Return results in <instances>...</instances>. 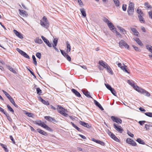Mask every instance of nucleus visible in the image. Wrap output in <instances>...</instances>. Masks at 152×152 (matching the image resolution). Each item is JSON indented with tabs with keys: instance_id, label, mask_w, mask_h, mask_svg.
I'll return each mask as SVG.
<instances>
[{
	"instance_id": "1",
	"label": "nucleus",
	"mask_w": 152,
	"mask_h": 152,
	"mask_svg": "<svg viewBox=\"0 0 152 152\" xmlns=\"http://www.w3.org/2000/svg\"><path fill=\"white\" fill-rule=\"evenodd\" d=\"M40 24L43 27L48 28L49 27V23L45 16H44L40 20Z\"/></svg>"
},
{
	"instance_id": "2",
	"label": "nucleus",
	"mask_w": 152,
	"mask_h": 152,
	"mask_svg": "<svg viewBox=\"0 0 152 152\" xmlns=\"http://www.w3.org/2000/svg\"><path fill=\"white\" fill-rule=\"evenodd\" d=\"M134 11V4L130 2L127 10V12L129 15H132L133 14Z\"/></svg>"
},
{
	"instance_id": "3",
	"label": "nucleus",
	"mask_w": 152,
	"mask_h": 152,
	"mask_svg": "<svg viewBox=\"0 0 152 152\" xmlns=\"http://www.w3.org/2000/svg\"><path fill=\"white\" fill-rule=\"evenodd\" d=\"M135 88L136 89V91L138 92L143 94L146 96H149L150 95V94L148 92L144 89L137 86L135 87Z\"/></svg>"
},
{
	"instance_id": "4",
	"label": "nucleus",
	"mask_w": 152,
	"mask_h": 152,
	"mask_svg": "<svg viewBox=\"0 0 152 152\" xmlns=\"http://www.w3.org/2000/svg\"><path fill=\"white\" fill-rule=\"evenodd\" d=\"M5 94V96L8 98V99L10 100V102L16 107H18V106L14 102L13 99L12 98V97L10 96L9 94L6 91L4 90L2 91Z\"/></svg>"
},
{
	"instance_id": "5",
	"label": "nucleus",
	"mask_w": 152,
	"mask_h": 152,
	"mask_svg": "<svg viewBox=\"0 0 152 152\" xmlns=\"http://www.w3.org/2000/svg\"><path fill=\"white\" fill-rule=\"evenodd\" d=\"M119 44L120 47L121 48H122L124 47L126 48L127 49L129 48V46L126 42L123 40L122 39L119 42Z\"/></svg>"
},
{
	"instance_id": "6",
	"label": "nucleus",
	"mask_w": 152,
	"mask_h": 152,
	"mask_svg": "<svg viewBox=\"0 0 152 152\" xmlns=\"http://www.w3.org/2000/svg\"><path fill=\"white\" fill-rule=\"evenodd\" d=\"M111 118L112 121L114 122H115L118 124H121L122 121V120L117 117H115L114 116H112L111 117Z\"/></svg>"
},
{
	"instance_id": "7",
	"label": "nucleus",
	"mask_w": 152,
	"mask_h": 152,
	"mask_svg": "<svg viewBox=\"0 0 152 152\" xmlns=\"http://www.w3.org/2000/svg\"><path fill=\"white\" fill-rule=\"evenodd\" d=\"M123 65H124L123 66H122V64L120 63H119L118 64V66L120 67L124 72L129 73L126 69L127 66L125 65L124 64H123Z\"/></svg>"
},
{
	"instance_id": "8",
	"label": "nucleus",
	"mask_w": 152,
	"mask_h": 152,
	"mask_svg": "<svg viewBox=\"0 0 152 152\" xmlns=\"http://www.w3.org/2000/svg\"><path fill=\"white\" fill-rule=\"evenodd\" d=\"M126 142L132 146H135L137 145V144L134 141L129 138H127L126 139Z\"/></svg>"
},
{
	"instance_id": "9",
	"label": "nucleus",
	"mask_w": 152,
	"mask_h": 152,
	"mask_svg": "<svg viewBox=\"0 0 152 152\" xmlns=\"http://www.w3.org/2000/svg\"><path fill=\"white\" fill-rule=\"evenodd\" d=\"M113 126L114 128L118 132H120V133H122L123 131V129L120 126H118L116 125L115 124H113Z\"/></svg>"
},
{
	"instance_id": "10",
	"label": "nucleus",
	"mask_w": 152,
	"mask_h": 152,
	"mask_svg": "<svg viewBox=\"0 0 152 152\" xmlns=\"http://www.w3.org/2000/svg\"><path fill=\"white\" fill-rule=\"evenodd\" d=\"M41 38L44 42L49 47H52L51 44L50 43L49 41L47 39L43 36H41Z\"/></svg>"
},
{
	"instance_id": "11",
	"label": "nucleus",
	"mask_w": 152,
	"mask_h": 152,
	"mask_svg": "<svg viewBox=\"0 0 152 152\" xmlns=\"http://www.w3.org/2000/svg\"><path fill=\"white\" fill-rule=\"evenodd\" d=\"M79 123L80 125L87 128H90L91 127V125L88 123H85L82 121H80Z\"/></svg>"
},
{
	"instance_id": "12",
	"label": "nucleus",
	"mask_w": 152,
	"mask_h": 152,
	"mask_svg": "<svg viewBox=\"0 0 152 152\" xmlns=\"http://www.w3.org/2000/svg\"><path fill=\"white\" fill-rule=\"evenodd\" d=\"M13 32L15 33V34L20 39H23V35L21 34V33L18 32L17 30H13Z\"/></svg>"
},
{
	"instance_id": "13",
	"label": "nucleus",
	"mask_w": 152,
	"mask_h": 152,
	"mask_svg": "<svg viewBox=\"0 0 152 152\" xmlns=\"http://www.w3.org/2000/svg\"><path fill=\"white\" fill-rule=\"evenodd\" d=\"M19 14L20 15L23 16V17H27V16L28 14L25 11L19 9Z\"/></svg>"
},
{
	"instance_id": "14",
	"label": "nucleus",
	"mask_w": 152,
	"mask_h": 152,
	"mask_svg": "<svg viewBox=\"0 0 152 152\" xmlns=\"http://www.w3.org/2000/svg\"><path fill=\"white\" fill-rule=\"evenodd\" d=\"M99 63L105 68H106L109 66L106 62L102 60L99 61Z\"/></svg>"
},
{
	"instance_id": "15",
	"label": "nucleus",
	"mask_w": 152,
	"mask_h": 152,
	"mask_svg": "<svg viewBox=\"0 0 152 152\" xmlns=\"http://www.w3.org/2000/svg\"><path fill=\"white\" fill-rule=\"evenodd\" d=\"M82 91L83 94L88 98H91L92 99L93 98L90 95V93L87 91H85L84 90H82Z\"/></svg>"
},
{
	"instance_id": "16",
	"label": "nucleus",
	"mask_w": 152,
	"mask_h": 152,
	"mask_svg": "<svg viewBox=\"0 0 152 152\" xmlns=\"http://www.w3.org/2000/svg\"><path fill=\"white\" fill-rule=\"evenodd\" d=\"M107 25L109 28L111 30H116V28L114 27L113 24L111 22H110L107 23Z\"/></svg>"
},
{
	"instance_id": "17",
	"label": "nucleus",
	"mask_w": 152,
	"mask_h": 152,
	"mask_svg": "<svg viewBox=\"0 0 152 152\" xmlns=\"http://www.w3.org/2000/svg\"><path fill=\"white\" fill-rule=\"evenodd\" d=\"M94 103L101 110H104L102 106L96 100H94Z\"/></svg>"
},
{
	"instance_id": "18",
	"label": "nucleus",
	"mask_w": 152,
	"mask_h": 152,
	"mask_svg": "<svg viewBox=\"0 0 152 152\" xmlns=\"http://www.w3.org/2000/svg\"><path fill=\"white\" fill-rule=\"evenodd\" d=\"M130 29L132 32L134 33V35L136 36H138L139 33L135 28L131 27Z\"/></svg>"
},
{
	"instance_id": "19",
	"label": "nucleus",
	"mask_w": 152,
	"mask_h": 152,
	"mask_svg": "<svg viewBox=\"0 0 152 152\" xmlns=\"http://www.w3.org/2000/svg\"><path fill=\"white\" fill-rule=\"evenodd\" d=\"M45 118L49 121L52 122L56 121V120L54 119L49 116H45Z\"/></svg>"
},
{
	"instance_id": "20",
	"label": "nucleus",
	"mask_w": 152,
	"mask_h": 152,
	"mask_svg": "<svg viewBox=\"0 0 152 152\" xmlns=\"http://www.w3.org/2000/svg\"><path fill=\"white\" fill-rule=\"evenodd\" d=\"M71 91L77 96L80 97L81 96L80 93L75 89H72Z\"/></svg>"
},
{
	"instance_id": "21",
	"label": "nucleus",
	"mask_w": 152,
	"mask_h": 152,
	"mask_svg": "<svg viewBox=\"0 0 152 152\" xmlns=\"http://www.w3.org/2000/svg\"><path fill=\"white\" fill-rule=\"evenodd\" d=\"M128 83L132 86L135 90L136 91V89L135 88V87H138L137 86H135L134 83V82L132 80H128Z\"/></svg>"
},
{
	"instance_id": "22",
	"label": "nucleus",
	"mask_w": 152,
	"mask_h": 152,
	"mask_svg": "<svg viewBox=\"0 0 152 152\" xmlns=\"http://www.w3.org/2000/svg\"><path fill=\"white\" fill-rule=\"evenodd\" d=\"M134 39L139 45L140 46H142L143 45L142 43L141 42L139 38H136L135 39Z\"/></svg>"
},
{
	"instance_id": "23",
	"label": "nucleus",
	"mask_w": 152,
	"mask_h": 152,
	"mask_svg": "<svg viewBox=\"0 0 152 152\" xmlns=\"http://www.w3.org/2000/svg\"><path fill=\"white\" fill-rule=\"evenodd\" d=\"M80 11L82 15L84 17H85L86 16V13L84 8H81L80 9Z\"/></svg>"
},
{
	"instance_id": "24",
	"label": "nucleus",
	"mask_w": 152,
	"mask_h": 152,
	"mask_svg": "<svg viewBox=\"0 0 152 152\" xmlns=\"http://www.w3.org/2000/svg\"><path fill=\"white\" fill-rule=\"evenodd\" d=\"M144 15H138V18L140 23H144L145 22L144 19L142 17Z\"/></svg>"
},
{
	"instance_id": "25",
	"label": "nucleus",
	"mask_w": 152,
	"mask_h": 152,
	"mask_svg": "<svg viewBox=\"0 0 152 152\" xmlns=\"http://www.w3.org/2000/svg\"><path fill=\"white\" fill-rule=\"evenodd\" d=\"M117 28L121 32H123L124 34H126V31L125 29L122 28V27L118 26Z\"/></svg>"
},
{
	"instance_id": "26",
	"label": "nucleus",
	"mask_w": 152,
	"mask_h": 152,
	"mask_svg": "<svg viewBox=\"0 0 152 152\" xmlns=\"http://www.w3.org/2000/svg\"><path fill=\"white\" fill-rule=\"evenodd\" d=\"M37 132L40 133V134L44 135H47V133L45 132V131H43V130H41L40 129H37Z\"/></svg>"
},
{
	"instance_id": "27",
	"label": "nucleus",
	"mask_w": 152,
	"mask_h": 152,
	"mask_svg": "<svg viewBox=\"0 0 152 152\" xmlns=\"http://www.w3.org/2000/svg\"><path fill=\"white\" fill-rule=\"evenodd\" d=\"M136 141L140 144L142 145H145V144L144 141L140 138H137L136 140Z\"/></svg>"
},
{
	"instance_id": "28",
	"label": "nucleus",
	"mask_w": 152,
	"mask_h": 152,
	"mask_svg": "<svg viewBox=\"0 0 152 152\" xmlns=\"http://www.w3.org/2000/svg\"><path fill=\"white\" fill-rule=\"evenodd\" d=\"M59 113H60V114H62L65 117H67L68 116V115L65 112V109L64 108V110H62Z\"/></svg>"
},
{
	"instance_id": "29",
	"label": "nucleus",
	"mask_w": 152,
	"mask_h": 152,
	"mask_svg": "<svg viewBox=\"0 0 152 152\" xmlns=\"http://www.w3.org/2000/svg\"><path fill=\"white\" fill-rule=\"evenodd\" d=\"M137 12L138 14V15H144L143 13L140 9H138Z\"/></svg>"
},
{
	"instance_id": "30",
	"label": "nucleus",
	"mask_w": 152,
	"mask_h": 152,
	"mask_svg": "<svg viewBox=\"0 0 152 152\" xmlns=\"http://www.w3.org/2000/svg\"><path fill=\"white\" fill-rule=\"evenodd\" d=\"M106 69H107V71L109 73H110V74L111 75L113 74V72L112 70V69L109 66H108V67H107L106 68Z\"/></svg>"
},
{
	"instance_id": "31",
	"label": "nucleus",
	"mask_w": 152,
	"mask_h": 152,
	"mask_svg": "<svg viewBox=\"0 0 152 152\" xmlns=\"http://www.w3.org/2000/svg\"><path fill=\"white\" fill-rule=\"evenodd\" d=\"M113 1L117 7H118L120 5V3L119 0H113Z\"/></svg>"
},
{
	"instance_id": "32",
	"label": "nucleus",
	"mask_w": 152,
	"mask_h": 152,
	"mask_svg": "<svg viewBox=\"0 0 152 152\" xmlns=\"http://www.w3.org/2000/svg\"><path fill=\"white\" fill-rule=\"evenodd\" d=\"M67 52L68 53L71 50V46L68 43V42H67Z\"/></svg>"
},
{
	"instance_id": "33",
	"label": "nucleus",
	"mask_w": 152,
	"mask_h": 152,
	"mask_svg": "<svg viewBox=\"0 0 152 152\" xmlns=\"http://www.w3.org/2000/svg\"><path fill=\"white\" fill-rule=\"evenodd\" d=\"M40 99L41 102L44 104L46 105L49 104V103L48 102H47L46 101L43 100L41 97H40Z\"/></svg>"
},
{
	"instance_id": "34",
	"label": "nucleus",
	"mask_w": 152,
	"mask_h": 152,
	"mask_svg": "<svg viewBox=\"0 0 152 152\" xmlns=\"http://www.w3.org/2000/svg\"><path fill=\"white\" fill-rule=\"evenodd\" d=\"M147 49L151 53H152V46L151 45L146 46Z\"/></svg>"
},
{
	"instance_id": "35",
	"label": "nucleus",
	"mask_w": 152,
	"mask_h": 152,
	"mask_svg": "<svg viewBox=\"0 0 152 152\" xmlns=\"http://www.w3.org/2000/svg\"><path fill=\"white\" fill-rule=\"evenodd\" d=\"M147 49L151 53H152V46L151 45L146 46Z\"/></svg>"
},
{
	"instance_id": "36",
	"label": "nucleus",
	"mask_w": 152,
	"mask_h": 152,
	"mask_svg": "<svg viewBox=\"0 0 152 152\" xmlns=\"http://www.w3.org/2000/svg\"><path fill=\"white\" fill-rule=\"evenodd\" d=\"M57 110L58 113H59L62 110H64V108L62 107L61 106L58 105L57 108Z\"/></svg>"
},
{
	"instance_id": "37",
	"label": "nucleus",
	"mask_w": 152,
	"mask_h": 152,
	"mask_svg": "<svg viewBox=\"0 0 152 152\" xmlns=\"http://www.w3.org/2000/svg\"><path fill=\"white\" fill-rule=\"evenodd\" d=\"M8 69L10 70L12 72L14 73H16V71L15 70L12 68V67L9 66H8Z\"/></svg>"
},
{
	"instance_id": "38",
	"label": "nucleus",
	"mask_w": 152,
	"mask_h": 152,
	"mask_svg": "<svg viewBox=\"0 0 152 152\" xmlns=\"http://www.w3.org/2000/svg\"><path fill=\"white\" fill-rule=\"evenodd\" d=\"M1 146L4 149V150L6 152H8V149L6 148V146L5 145H4L3 144H1Z\"/></svg>"
},
{
	"instance_id": "39",
	"label": "nucleus",
	"mask_w": 152,
	"mask_h": 152,
	"mask_svg": "<svg viewBox=\"0 0 152 152\" xmlns=\"http://www.w3.org/2000/svg\"><path fill=\"white\" fill-rule=\"evenodd\" d=\"M32 58L33 61V63L34 64L35 66H36L37 65V63L35 56L34 55H33L32 56Z\"/></svg>"
},
{
	"instance_id": "40",
	"label": "nucleus",
	"mask_w": 152,
	"mask_h": 152,
	"mask_svg": "<svg viewBox=\"0 0 152 152\" xmlns=\"http://www.w3.org/2000/svg\"><path fill=\"white\" fill-rule=\"evenodd\" d=\"M71 124H72L73 126L78 131H80V129L77 126H76L72 122H71Z\"/></svg>"
},
{
	"instance_id": "41",
	"label": "nucleus",
	"mask_w": 152,
	"mask_h": 152,
	"mask_svg": "<svg viewBox=\"0 0 152 152\" xmlns=\"http://www.w3.org/2000/svg\"><path fill=\"white\" fill-rule=\"evenodd\" d=\"M144 5L146 6L148 9L152 8L151 6L147 2H146L144 3Z\"/></svg>"
},
{
	"instance_id": "42",
	"label": "nucleus",
	"mask_w": 152,
	"mask_h": 152,
	"mask_svg": "<svg viewBox=\"0 0 152 152\" xmlns=\"http://www.w3.org/2000/svg\"><path fill=\"white\" fill-rule=\"evenodd\" d=\"M26 115L29 117H33L34 115L33 114L31 113L26 112Z\"/></svg>"
},
{
	"instance_id": "43",
	"label": "nucleus",
	"mask_w": 152,
	"mask_h": 152,
	"mask_svg": "<svg viewBox=\"0 0 152 152\" xmlns=\"http://www.w3.org/2000/svg\"><path fill=\"white\" fill-rule=\"evenodd\" d=\"M111 137L116 141L118 142L119 140V139L115 136L114 134H113V136H111Z\"/></svg>"
},
{
	"instance_id": "44",
	"label": "nucleus",
	"mask_w": 152,
	"mask_h": 152,
	"mask_svg": "<svg viewBox=\"0 0 152 152\" xmlns=\"http://www.w3.org/2000/svg\"><path fill=\"white\" fill-rule=\"evenodd\" d=\"M7 107L10 111L12 112V113H13L14 112V111L12 109V108L10 107V106L9 105H7Z\"/></svg>"
},
{
	"instance_id": "45",
	"label": "nucleus",
	"mask_w": 152,
	"mask_h": 152,
	"mask_svg": "<svg viewBox=\"0 0 152 152\" xmlns=\"http://www.w3.org/2000/svg\"><path fill=\"white\" fill-rule=\"evenodd\" d=\"M111 93L115 96H116V91L113 88H112V89L110 90Z\"/></svg>"
},
{
	"instance_id": "46",
	"label": "nucleus",
	"mask_w": 152,
	"mask_h": 152,
	"mask_svg": "<svg viewBox=\"0 0 152 152\" xmlns=\"http://www.w3.org/2000/svg\"><path fill=\"white\" fill-rule=\"evenodd\" d=\"M37 91V94H38L40 95L42 93V90L40 89L39 88H36Z\"/></svg>"
},
{
	"instance_id": "47",
	"label": "nucleus",
	"mask_w": 152,
	"mask_h": 152,
	"mask_svg": "<svg viewBox=\"0 0 152 152\" xmlns=\"http://www.w3.org/2000/svg\"><path fill=\"white\" fill-rule=\"evenodd\" d=\"M132 47L136 51L138 52L140 51L141 50L136 46L135 45H133Z\"/></svg>"
},
{
	"instance_id": "48",
	"label": "nucleus",
	"mask_w": 152,
	"mask_h": 152,
	"mask_svg": "<svg viewBox=\"0 0 152 152\" xmlns=\"http://www.w3.org/2000/svg\"><path fill=\"white\" fill-rule=\"evenodd\" d=\"M146 115L149 117H152V113L150 112H147L145 113Z\"/></svg>"
},
{
	"instance_id": "49",
	"label": "nucleus",
	"mask_w": 152,
	"mask_h": 152,
	"mask_svg": "<svg viewBox=\"0 0 152 152\" xmlns=\"http://www.w3.org/2000/svg\"><path fill=\"white\" fill-rule=\"evenodd\" d=\"M28 70L29 71V72H30V73L33 76H34V78H36V76L35 75H34V72L32 71L31 70L32 69H31H31H30L28 68H27Z\"/></svg>"
},
{
	"instance_id": "50",
	"label": "nucleus",
	"mask_w": 152,
	"mask_h": 152,
	"mask_svg": "<svg viewBox=\"0 0 152 152\" xmlns=\"http://www.w3.org/2000/svg\"><path fill=\"white\" fill-rule=\"evenodd\" d=\"M5 115L6 116L7 119L9 121H12V119L9 116V114L7 113L5 114Z\"/></svg>"
},
{
	"instance_id": "51",
	"label": "nucleus",
	"mask_w": 152,
	"mask_h": 152,
	"mask_svg": "<svg viewBox=\"0 0 152 152\" xmlns=\"http://www.w3.org/2000/svg\"><path fill=\"white\" fill-rule=\"evenodd\" d=\"M43 123L41 121H36V124L39 126H41Z\"/></svg>"
},
{
	"instance_id": "52",
	"label": "nucleus",
	"mask_w": 152,
	"mask_h": 152,
	"mask_svg": "<svg viewBox=\"0 0 152 152\" xmlns=\"http://www.w3.org/2000/svg\"><path fill=\"white\" fill-rule=\"evenodd\" d=\"M22 55L26 58L28 59H29L30 58L29 56L25 52L23 53V54H22Z\"/></svg>"
},
{
	"instance_id": "53",
	"label": "nucleus",
	"mask_w": 152,
	"mask_h": 152,
	"mask_svg": "<svg viewBox=\"0 0 152 152\" xmlns=\"http://www.w3.org/2000/svg\"><path fill=\"white\" fill-rule=\"evenodd\" d=\"M96 143L99 144L102 146H104V142H103L99 140H98Z\"/></svg>"
},
{
	"instance_id": "54",
	"label": "nucleus",
	"mask_w": 152,
	"mask_h": 152,
	"mask_svg": "<svg viewBox=\"0 0 152 152\" xmlns=\"http://www.w3.org/2000/svg\"><path fill=\"white\" fill-rule=\"evenodd\" d=\"M53 46H56L58 43V39H54L53 41Z\"/></svg>"
},
{
	"instance_id": "55",
	"label": "nucleus",
	"mask_w": 152,
	"mask_h": 152,
	"mask_svg": "<svg viewBox=\"0 0 152 152\" xmlns=\"http://www.w3.org/2000/svg\"><path fill=\"white\" fill-rule=\"evenodd\" d=\"M77 1L81 7H82L84 6V4L81 0H77Z\"/></svg>"
},
{
	"instance_id": "56",
	"label": "nucleus",
	"mask_w": 152,
	"mask_h": 152,
	"mask_svg": "<svg viewBox=\"0 0 152 152\" xmlns=\"http://www.w3.org/2000/svg\"><path fill=\"white\" fill-rule=\"evenodd\" d=\"M105 86L109 90H111V89H112V88L111 86L108 84H105Z\"/></svg>"
},
{
	"instance_id": "57",
	"label": "nucleus",
	"mask_w": 152,
	"mask_h": 152,
	"mask_svg": "<svg viewBox=\"0 0 152 152\" xmlns=\"http://www.w3.org/2000/svg\"><path fill=\"white\" fill-rule=\"evenodd\" d=\"M36 42L39 44H41L42 43V41L41 39H37Z\"/></svg>"
},
{
	"instance_id": "58",
	"label": "nucleus",
	"mask_w": 152,
	"mask_h": 152,
	"mask_svg": "<svg viewBox=\"0 0 152 152\" xmlns=\"http://www.w3.org/2000/svg\"><path fill=\"white\" fill-rule=\"evenodd\" d=\"M67 58V60L69 61H70L71 60V58L70 56H69L68 54H67L66 56H65V57Z\"/></svg>"
},
{
	"instance_id": "59",
	"label": "nucleus",
	"mask_w": 152,
	"mask_h": 152,
	"mask_svg": "<svg viewBox=\"0 0 152 152\" xmlns=\"http://www.w3.org/2000/svg\"><path fill=\"white\" fill-rule=\"evenodd\" d=\"M126 5L123 4L122 8L124 11H125L126 10Z\"/></svg>"
},
{
	"instance_id": "60",
	"label": "nucleus",
	"mask_w": 152,
	"mask_h": 152,
	"mask_svg": "<svg viewBox=\"0 0 152 152\" xmlns=\"http://www.w3.org/2000/svg\"><path fill=\"white\" fill-rule=\"evenodd\" d=\"M60 51L64 57H65V56L67 54L64 51L62 50H60Z\"/></svg>"
},
{
	"instance_id": "61",
	"label": "nucleus",
	"mask_w": 152,
	"mask_h": 152,
	"mask_svg": "<svg viewBox=\"0 0 152 152\" xmlns=\"http://www.w3.org/2000/svg\"><path fill=\"white\" fill-rule=\"evenodd\" d=\"M16 50H17L19 53L21 55H22V54H23V53L24 52L22 50H21L20 49L18 48H17Z\"/></svg>"
},
{
	"instance_id": "62",
	"label": "nucleus",
	"mask_w": 152,
	"mask_h": 152,
	"mask_svg": "<svg viewBox=\"0 0 152 152\" xmlns=\"http://www.w3.org/2000/svg\"><path fill=\"white\" fill-rule=\"evenodd\" d=\"M36 56L39 59H40L41 58V54L39 53H37L36 54Z\"/></svg>"
},
{
	"instance_id": "63",
	"label": "nucleus",
	"mask_w": 152,
	"mask_h": 152,
	"mask_svg": "<svg viewBox=\"0 0 152 152\" xmlns=\"http://www.w3.org/2000/svg\"><path fill=\"white\" fill-rule=\"evenodd\" d=\"M146 122V121H140L138 122V123L141 126L143 125Z\"/></svg>"
},
{
	"instance_id": "64",
	"label": "nucleus",
	"mask_w": 152,
	"mask_h": 152,
	"mask_svg": "<svg viewBox=\"0 0 152 152\" xmlns=\"http://www.w3.org/2000/svg\"><path fill=\"white\" fill-rule=\"evenodd\" d=\"M148 14L149 17L152 20V11L149 12Z\"/></svg>"
}]
</instances>
